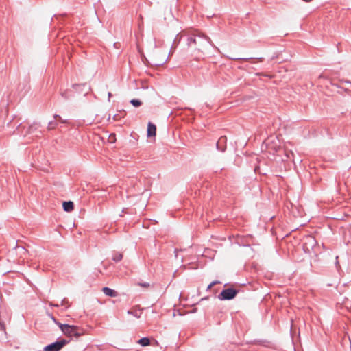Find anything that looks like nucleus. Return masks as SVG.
Segmentation results:
<instances>
[{
  "instance_id": "nucleus-20",
  "label": "nucleus",
  "mask_w": 351,
  "mask_h": 351,
  "mask_svg": "<svg viewBox=\"0 0 351 351\" xmlns=\"http://www.w3.org/2000/svg\"><path fill=\"white\" fill-rule=\"evenodd\" d=\"M122 258H123V255H122V254H121L119 252H115L112 256V260L115 263H118V262L121 261Z\"/></svg>"
},
{
  "instance_id": "nucleus-3",
  "label": "nucleus",
  "mask_w": 351,
  "mask_h": 351,
  "mask_svg": "<svg viewBox=\"0 0 351 351\" xmlns=\"http://www.w3.org/2000/svg\"><path fill=\"white\" fill-rule=\"evenodd\" d=\"M60 329L64 335L78 338L82 335V330L77 326L64 324L60 326Z\"/></svg>"
},
{
  "instance_id": "nucleus-30",
  "label": "nucleus",
  "mask_w": 351,
  "mask_h": 351,
  "mask_svg": "<svg viewBox=\"0 0 351 351\" xmlns=\"http://www.w3.org/2000/svg\"><path fill=\"white\" fill-rule=\"evenodd\" d=\"M68 303V300L66 298H63L61 301V304L60 305L61 306H64V304H67Z\"/></svg>"
},
{
  "instance_id": "nucleus-29",
  "label": "nucleus",
  "mask_w": 351,
  "mask_h": 351,
  "mask_svg": "<svg viewBox=\"0 0 351 351\" xmlns=\"http://www.w3.org/2000/svg\"><path fill=\"white\" fill-rule=\"evenodd\" d=\"M285 156L287 158H290L291 156H293V153L292 151L286 152L285 151Z\"/></svg>"
},
{
  "instance_id": "nucleus-36",
  "label": "nucleus",
  "mask_w": 351,
  "mask_h": 351,
  "mask_svg": "<svg viewBox=\"0 0 351 351\" xmlns=\"http://www.w3.org/2000/svg\"><path fill=\"white\" fill-rule=\"evenodd\" d=\"M178 252V249H175L174 250V253H175V256L177 257V253Z\"/></svg>"
},
{
  "instance_id": "nucleus-7",
  "label": "nucleus",
  "mask_w": 351,
  "mask_h": 351,
  "mask_svg": "<svg viewBox=\"0 0 351 351\" xmlns=\"http://www.w3.org/2000/svg\"><path fill=\"white\" fill-rule=\"evenodd\" d=\"M226 136H222L218 139L217 142L216 143V147L219 151L223 152L226 149Z\"/></svg>"
},
{
  "instance_id": "nucleus-6",
  "label": "nucleus",
  "mask_w": 351,
  "mask_h": 351,
  "mask_svg": "<svg viewBox=\"0 0 351 351\" xmlns=\"http://www.w3.org/2000/svg\"><path fill=\"white\" fill-rule=\"evenodd\" d=\"M184 38L186 37V45L190 47L193 44H196V35L193 33L183 32Z\"/></svg>"
},
{
  "instance_id": "nucleus-17",
  "label": "nucleus",
  "mask_w": 351,
  "mask_h": 351,
  "mask_svg": "<svg viewBox=\"0 0 351 351\" xmlns=\"http://www.w3.org/2000/svg\"><path fill=\"white\" fill-rule=\"evenodd\" d=\"M242 286H243V293L245 292V291H250L251 289L256 290L258 287V285L257 283L251 284L250 282L247 285L243 282Z\"/></svg>"
},
{
  "instance_id": "nucleus-5",
  "label": "nucleus",
  "mask_w": 351,
  "mask_h": 351,
  "mask_svg": "<svg viewBox=\"0 0 351 351\" xmlns=\"http://www.w3.org/2000/svg\"><path fill=\"white\" fill-rule=\"evenodd\" d=\"M239 293V291L234 287L226 288L222 289L217 295V298L221 301L230 300L234 299Z\"/></svg>"
},
{
  "instance_id": "nucleus-21",
  "label": "nucleus",
  "mask_w": 351,
  "mask_h": 351,
  "mask_svg": "<svg viewBox=\"0 0 351 351\" xmlns=\"http://www.w3.org/2000/svg\"><path fill=\"white\" fill-rule=\"evenodd\" d=\"M128 314L132 315L134 316L136 318H139L141 317V313L139 312L138 310H133V309H132V310H128Z\"/></svg>"
},
{
  "instance_id": "nucleus-13",
  "label": "nucleus",
  "mask_w": 351,
  "mask_h": 351,
  "mask_svg": "<svg viewBox=\"0 0 351 351\" xmlns=\"http://www.w3.org/2000/svg\"><path fill=\"white\" fill-rule=\"evenodd\" d=\"M62 208L65 212L69 213L74 209V203L72 201H64L62 202Z\"/></svg>"
},
{
  "instance_id": "nucleus-11",
  "label": "nucleus",
  "mask_w": 351,
  "mask_h": 351,
  "mask_svg": "<svg viewBox=\"0 0 351 351\" xmlns=\"http://www.w3.org/2000/svg\"><path fill=\"white\" fill-rule=\"evenodd\" d=\"M55 120H53V121H50L49 123H48V126H47V128L48 130H52V129H54L57 125H58V121H57V119H59L60 121L62 123H64L66 122V121H64L62 119L61 117L58 114H55L53 116Z\"/></svg>"
},
{
  "instance_id": "nucleus-23",
  "label": "nucleus",
  "mask_w": 351,
  "mask_h": 351,
  "mask_svg": "<svg viewBox=\"0 0 351 351\" xmlns=\"http://www.w3.org/2000/svg\"><path fill=\"white\" fill-rule=\"evenodd\" d=\"M48 315L49 316V317L52 319V321L57 325L58 326V327L60 328V325H63L64 324H62L60 323V322H58V319H56V317L52 315V314H50L49 313Z\"/></svg>"
},
{
  "instance_id": "nucleus-8",
  "label": "nucleus",
  "mask_w": 351,
  "mask_h": 351,
  "mask_svg": "<svg viewBox=\"0 0 351 351\" xmlns=\"http://www.w3.org/2000/svg\"><path fill=\"white\" fill-rule=\"evenodd\" d=\"M243 60V70L246 69L247 67H249L250 64H252V68L254 69H256V68L254 66L255 65H257L258 62L252 58H242Z\"/></svg>"
},
{
  "instance_id": "nucleus-10",
  "label": "nucleus",
  "mask_w": 351,
  "mask_h": 351,
  "mask_svg": "<svg viewBox=\"0 0 351 351\" xmlns=\"http://www.w3.org/2000/svg\"><path fill=\"white\" fill-rule=\"evenodd\" d=\"M257 157L256 155L251 156L250 158L246 156V162L250 163V169L251 171H256L257 167Z\"/></svg>"
},
{
  "instance_id": "nucleus-22",
  "label": "nucleus",
  "mask_w": 351,
  "mask_h": 351,
  "mask_svg": "<svg viewBox=\"0 0 351 351\" xmlns=\"http://www.w3.org/2000/svg\"><path fill=\"white\" fill-rule=\"evenodd\" d=\"M254 343H256V344H258V345H262V346H269L270 342L267 341V340H263V339H260V340H256L255 339L254 341Z\"/></svg>"
},
{
  "instance_id": "nucleus-1",
  "label": "nucleus",
  "mask_w": 351,
  "mask_h": 351,
  "mask_svg": "<svg viewBox=\"0 0 351 351\" xmlns=\"http://www.w3.org/2000/svg\"><path fill=\"white\" fill-rule=\"evenodd\" d=\"M40 127V123L38 122H34L27 128H26V126L25 125H22V123H20L17 125L16 130L19 134L23 135L24 136H25L27 134H32L38 137L40 136V134H42Z\"/></svg>"
},
{
  "instance_id": "nucleus-34",
  "label": "nucleus",
  "mask_w": 351,
  "mask_h": 351,
  "mask_svg": "<svg viewBox=\"0 0 351 351\" xmlns=\"http://www.w3.org/2000/svg\"><path fill=\"white\" fill-rule=\"evenodd\" d=\"M204 38L211 44L210 38L208 36H204Z\"/></svg>"
},
{
  "instance_id": "nucleus-18",
  "label": "nucleus",
  "mask_w": 351,
  "mask_h": 351,
  "mask_svg": "<svg viewBox=\"0 0 351 351\" xmlns=\"http://www.w3.org/2000/svg\"><path fill=\"white\" fill-rule=\"evenodd\" d=\"M137 343L138 344H140L141 346H143V347L147 346L150 345V339L147 337H142L140 339H138L137 341Z\"/></svg>"
},
{
  "instance_id": "nucleus-15",
  "label": "nucleus",
  "mask_w": 351,
  "mask_h": 351,
  "mask_svg": "<svg viewBox=\"0 0 351 351\" xmlns=\"http://www.w3.org/2000/svg\"><path fill=\"white\" fill-rule=\"evenodd\" d=\"M271 142H273V141H270L269 138L264 141L261 145V149L263 150L264 149H268L269 152H271V150L276 151L275 145L270 146L269 144Z\"/></svg>"
},
{
  "instance_id": "nucleus-38",
  "label": "nucleus",
  "mask_w": 351,
  "mask_h": 351,
  "mask_svg": "<svg viewBox=\"0 0 351 351\" xmlns=\"http://www.w3.org/2000/svg\"><path fill=\"white\" fill-rule=\"evenodd\" d=\"M207 299H208V297H204V298L201 299V301L204 300H207Z\"/></svg>"
},
{
  "instance_id": "nucleus-2",
  "label": "nucleus",
  "mask_w": 351,
  "mask_h": 351,
  "mask_svg": "<svg viewBox=\"0 0 351 351\" xmlns=\"http://www.w3.org/2000/svg\"><path fill=\"white\" fill-rule=\"evenodd\" d=\"M252 237L250 234L247 236L243 235V254L247 259H250L254 256L255 251L252 247Z\"/></svg>"
},
{
  "instance_id": "nucleus-41",
  "label": "nucleus",
  "mask_w": 351,
  "mask_h": 351,
  "mask_svg": "<svg viewBox=\"0 0 351 351\" xmlns=\"http://www.w3.org/2000/svg\"><path fill=\"white\" fill-rule=\"evenodd\" d=\"M242 100H243V101L244 100H245V97L243 96Z\"/></svg>"
},
{
  "instance_id": "nucleus-25",
  "label": "nucleus",
  "mask_w": 351,
  "mask_h": 351,
  "mask_svg": "<svg viewBox=\"0 0 351 351\" xmlns=\"http://www.w3.org/2000/svg\"><path fill=\"white\" fill-rule=\"evenodd\" d=\"M223 169H224L223 167H221V166L215 167L213 169V172L215 173H217L218 172L221 171Z\"/></svg>"
},
{
  "instance_id": "nucleus-35",
  "label": "nucleus",
  "mask_w": 351,
  "mask_h": 351,
  "mask_svg": "<svg viewBox=\"0 0 351 351\" xmlns=\"http://www.w3.org/2000/svg\"><path fill=\"white\" fill-rule=\"evenodd\" d=\"M117 117H118V114H114V115L113 116V119H114V120H117V119H118V118H117Z\"/></svg>"
},
{
  "instance_id": "nucleus-9",
  "label": "nucleus",
  "mask_w": 351,
  "mask_h": 351,
  "mask_svg": "<svg viewBox=\"0 0 351 351\" xmlns=\"http://www.w3.org/2000/svg\"><path fill=\"white\" fill-rule=\"evenodd\" d=\"M156 134V126L152 122H149L147 129V136L148 138L154 137Z\"/></svg>"
},
{
  "instance_id": "nucleus-32",
  "label": "nucleus",
  "mask_w": 351,
  "mask_h": 351,
  "mask_svg": "<svg viewBox=\"0 0 351 351\" xmlns=\"http://www.w3.org/2000/svg\"><path fill=\"white\" fill-rule=\"evenodd\" d=\"M5 329L4 324L0 321V330Z\"/></svg>"
},
{
  "instance_id": "nucleus-43",
  "label": "nucleus",
  "mask_w": 351,
  "mask_h": 351,
  "mask_svg": "<svg viewBox=\"0 0 351 351\" xmlns=\"http://www.w3.org/2000/svg\"><path fill=\"white\" fill-rule=\"evenodd\" d=\"M131 136H132L133 138H135L134 135H133V133L131 134Z\"/></svg>"
},
{
  "instance_id": "nucleus-33",
  "label": "nucleus",
  "mask_w": 351,
  "mask_h": 351,
  "mask_svg": "<svg viewBox=\"0 0 351 351\" xmlns=\"http://www.w3.org/2000/svg\"><path fill=\"white\" fill-rule=\"evenodd\" d=\"M108 101H110V98L112 97V93L110 92H108Z\"/></svg>"
},
{
  "instance_id": "nucleus-26",
  "label": "nucleus",
  "mask_w": 351,
  "mask_h": 351,
  "mask_svg": "<svg viewBox=\"0 0 351 351\" xmlns=\"http://www.w3.org/2000/svg\"><path fill=\"white\" fill-rule=\"evenodd\" d=\"M219 283H220V281H219V280H214V281H213L207 287V290L211 289V287H213L214 285H215L217 284H219Z\"/></svg>"
},
{
  "instance_id": "nucleus-19",
  "label": "nucleus",
  "mask_w": 351,
  "mask_h": 351,
  "mask_svg": "<svg viewBox=\"0 0 351 351\" xmlns=\"http://www.w3.org/2000/svg\"><path fill=\"white\" fill-rule=\"evenodd\" d=\"M130 103L135 108H138L143 104L142 101L138 99H132Z\"/></svg>"
},
{
  "instance_id": "nucleus-14",
  "label": "nucleus",
  "mask_w": 351,
  "mask_h": 351,
  "mask_svg": "<svg viewBox=\"0 0 351 351\" xmlns=\"http://www.w3.org/2000/svg\"><path fill=\"white\" fill-rule=\"evenodd\" d=\"M72 88L75 89L76 91L82 92L84 88H87V90H90V86L86 84H73L72 85Z\"/></svg>"
},
{
  "instance_id": "nucleus-39",
  "label": "nucleus",
  "mask_w": 351,
  "mask_h": 351,
  "mask_svg": "<svg viewBox=\"0 0 351 351\" xmlns=\"http://www.w3.org/2000/svg\"><path fill=\"white\" fill-rule=\"evenodd\" d=\"M250 141H251V136H249V137H248L247 142L249 143Z\"/></svg>"
},
{
  "instance_id": "nucleus-24",
  "label": "nucleus",
  "mask_w": 351,
  "mask_h": 351,
  "mask_svg": "<svg viewBox=\"0 0 351 351\" xmlns=\"http://www.w3.org/2000/svg\"><path fill=\"white\" fill-rule=\"evenodd\" d=\"M61 96L64 98L65 99H69L70 97V95H69L68 90H65L61 93Z\"/></svg>"
},
{
  "instance_id": "nucleus-40",
  "label": "nucleus",
  "mask_w": 351,
  "mask_h": 351,
  "mask_svg": "<svg viewBox=\"0 0 351 351\" xmlns=\"http://www.w3.org/2000/svg\"><path fill=\"white\" fill-rule=\"evenodd\" d=\"M53 306H56V307H58V306H59V304H54V305H53Z\"/></svg>"
},
{
  "instance_id": "nucleus-28",
  "label": "nucleus",
  "mask_w": 351,
  "mask_h": 351,
  "mask_svg": "<svg viewBox=\"0 0 351 351\" xmlns=\"http://www.w3.org/2000/svg\"><path fill=\"white\" fill-rule=\"evenodd\" d=\"M167 58H166V60H162V61H161V62H155V63L154 64V66H162V65H163V64L167 62Z\"/></svg>"
},
{
  "instance_id": "nucleus-27",
  "label": "nucleus",
  "mask_w": 351,
  "mask_h": 351,
  "mask_svg": "<svg viewBox=\"0 0 351 351\" xmlns=\"http://www.w3.org/2000/svg\"><path fill=\"white\" fill-rule=\"evenodd\" d=\"M137 285H138V286H140V287H145V288H147V287H149V283H148V282H138V284H137Z\"/></svg>"
},
{
  "instance_id": "nucleus-16",
  "label": "nucleus",
  "mask_w": 351,
  "mask_h": 351,
  "mask_svg": "<svg viewBox=\"0 0 351 351\" xmlns=\"http://www.w3.org/2000/svg\"><path fill=\"white\" fill-rule=\"evenodd\" d=\"M182 38H184L183 32L179 33L176 35V38L173 40L170 52L172 51L173 48L176 49L177 47Z\"/></svg>"
},
{
  "instance_id": "nucleus-31",
  "label": "nucleus",
  "mask_w": 351,
  "mask_h": 351,
  "mask_svg": "<svg viewBox=\"0 0 351 351\" xmlns=\"http://www.w3.org/2000/svg\"><path fill=\"white\" fill-rule=\"evenodd\" d=\"M111 138H113V141H111L110 143H113L115 141V134H111L109 136V138L111 139Z\"/></svg>"
},
{
  "instance_id": "nucleus-12",
  "label": "nucleus",
  "mask_w": 351,
  "mask_h": 351,
  "mask_svg": "<svg viewBox=\"0 0 351 351\" xmlns=\"http://www.w3.org/2000/svg\"><path fill=\"white\" fill-rule=\"evenodd\" d=\"M102 291L106 295L111 298H114L118 295V293L117 291L108 287H103Z\"/></svg>"
},
{
  "instance_id": "nucleus-42",
  "label": "nucleus",
  "mask_w": 351,
  "mask_h": 351,
  "mask_svg": "<svg viewBox=\"0 0 351 351\" xmlns=\"http://www.w3.org/2000/svg\"><path fill=\"white\" fill-rule=\"evenodd\" d=\"M245 136H247V137L248 136V134H247V133H246V132H245Z\"/></svg>"
},
{
  "instance_id": "nucleus-37",
  "label": "nucleus",
  "mask_w": 351,
  "mask_h": 351,
  "mask_svg": "<svg viewBox=\"0 0 351 351\" xmlns=\"http://www.w3.org/2000/svg\"><path fill=\"white\" fill-rule=\"evenodd\" d=\"M232 319L233 322H235L236 317H234L233 314H232Z\"/></svg>"
},
{
  "instance_id": "nucleus-4",
  "label": "nucleus",
  "mask_w": 351,
  "mask_h": 351,
  "mask_svg": "<svg viewBox=\"0 0 351 351\" xmlns=\"http://www.w3.org/2000/svg\"><path fill=\"white\" fill-rule=\"evenodd\" d=\"M70 341L66 340L62 338H58L56 341L52 342L43 348L44 351H60L61 350L66 344L69 343Z\"/></svg>"
}]
</instances>
